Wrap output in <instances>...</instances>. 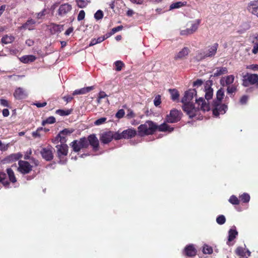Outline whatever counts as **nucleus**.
<instances>
[{
	"instance_id": "f257e3e1",
	"label": "nucleus",
	"mask_w": 258,
	"mask_h": 258,
	"mask_svg": "<svg viewBox=\"0 0 258 258\" xmlns=\"http://www.w3.org/2000/svg\"><path fill=\"white\" fill-rule=\"evenodd\" d=\"M156 130L160 132L170 133L174 130V128L165 122L157 125L152 121H147L144 124L138 127V134L140 136L152 135Z\"/></svg>"
},
{
	"instance_id": "f03ea898",
	"label": "nucleus",
	"mask_w": 258,
	"mask_h": 258,
	"mask_svg": "<svg viewBox=\"0 0 258 258\" xmlns=\"http://www.w3.org/2000/svg\"><path fill=\"white\" fill-rule=\"evenodd\" d=\"M196 95L197 91L195 89H189L185 92L184 97L181 100L183 103V110L189 118L195 116V111L197 109L196 107H192V104L194 98Z\"/></svg>"
},
{
	"instance_id": "7ed1b4c3",
	"label": "nucleus",
	"mask_w": 258,
	"mask_h": 258,
	"mask_svg": "<svg viewBox=\"0 0 258 258\" xmlns=\"http://www.w3.org/2000/svg\"><path fill=\"white\" fill-rule=\"evenodd\" d=\"M57 154L59 159V162L64 164L67 162L66 156L68 154V146L66 144L60 143L56 146Z\"/></svg>"
},
{
	"instance_id": "20e7f679",
	"label": "nucleus",
	"mask_w": 258,
	"mask_h": 258,
	"mask_svg": "<svg viewBox=\"0 0 258 258\" xmlns=\"http://www.w3.org/2000/svg\"><path fill=\"white\" fill-rule=\"evenodd\" d=\"M137 134L136 131L132 128H128L120 133L119 131L115 132L114 140L129 139L135 137Z\"/></svg>"
},
{
	"instance_id": "39448f33",
	"label": "nucleus",
	"mask_w": 258,
	"mask_h": 258,
	"mask_svg": "<svg viewBox=\"0 0 258 258\" xmlns=\"http://www.w3.org/2000/svg\"><path fill=\"white\" fill-rule=\"evenodd\" d=\"M250 85H255L258 87V75L255 74H246L243 77V85L248 87Z\"/></svg>"
},
{
	"instance_id": "423d86ee",
	"label": "nucleus",
	"mask_w": 258,
	"mask_h": 258,
	"mask_svg": "<svg viewBox=\"0 0 258 258\" xmlns=\"http://www.w3.org/2000/svg\"><path fill=\"white\" fill-rule=\"evenodd\" d=\"M195 101V103L192 104V107H196L197 109L195 111V116L199 110H202L204 111L210 110L209 104L206 103L203 98L200 97L199 99H196Z\"/></svg>"
},
{
	"instance_id": "0eeeda50",
	"label": "nucleus",
	"mask_w": 258,
	"mask_h": 258,
	"mask_svg": "<svg viewBox=\"0 0 258 258\" xmlns=\"http://www.w3.org/2000/svg\"><path fill=\"white\" fill-rule=\"evenodd\" d=\"M213 113L215 116L218 117L220 114H224L227 110L228 107L225 104L213 102Z\"/></svg>"
},
{
	"instance_id": "6e6552de",
	"label": "nucleus",
	"mask_w": 258,
	"mask_h": 258,
	"mask_svg": "<svg viewBox=\"0 0 258 258\" xmlns=\"http://www.w3.org/2000/svg\"><path fill=\"white\" fill-rule=\"evenodd\" d=\"M89 145L87 139L85 138H81L79 140H75L71 143L73 150L79 152L83 148H87Z\"/></svg>"
},
{
	"instance_id": "1a4fd4ad",
	"label": "nucleus",
	"mask_w": 258,
	"mask_h": 258,
	"mask_svg": "<svg viewBox=\"0 0 258 258\" xmlns=\"http://www.w3.org/2000/svg\"><path fill=\"white\" fill-rule=\"evenodd\" d=\"M72 10V6L68 3H63L59 6L57 11L58 16L63 17L67 16Z\"/></svg>"
},
{
	"instance_id": "9d476101",
	"label": "nucleus",
	"mask_w": 258,
	"mask_h": 258,
	"mask_svg": "<svg viewBox=\"0 0 258 258\" xmlns=\"http://www.w3.org/2000/svg\"><path fill=\"white\" fill-rule=\"evenodd\" d=\"M18 164V170L22 174L28 173L32 170V166L28 161L20 160Z\"/></svg>"
},
{
	"instance_id": "9b49d317",
	"label": "nucleus",
	"mask_w": 258,
	"mask_h": 258,
	"mask_svg": "<svg viewBox=\"0 0 258 258\" xmlns=\"http://www.w3.org/2000/svg\"><path fill=\"white\" fill-rule=\"evenodd\" d=\"M180 119V112L176 109L170 111V114L167 115L166 120L168 122L174 123Z\"/></svg>"
},
{
	"instance_id": "f8f14e48",
	"label": "nucleus",
	"mask_w": 258,
	"mask_h": 258,
	"mask_svg": "<svg viewBox=\"0 0 258 258\" xmlns=\"http://www.w3.org/2000/svg\"><path fill=\"white\" fill-rule=\"evenodd\" d=\"M218 44L217 43H214L212 46H209L207 48V50L203 52V56L199 58V59H202L205 57H211L215 55L216 54Z\"/></svg>"
},
{
	"instance_id": "ddd939ff",
	"label": "nucleus",
	"mask_w": 258,
	"mask_h": 258,
	"mask_svg": "<svg viewBox=\"0 0 258 258\" xmlns=\"http://www.w3.org/2000/svg\"><path fill=\"white\" fill-rule=\"evenodd\" d=\"M238 231L236 230V228L235 226H232L228 231V240L227 241V244L230 246L232 245L234 243L232 241L238 235Z\"/></svg>"
},
{
	"instance_id": "4468645a",
	"label": "nucleus",
	"mask_w": 258,
	"mask_h": 258,
	"mask_svg": "<svg viewBox=\"0 0 258 258\" xmlns=\"http://www.w3.org/2000/svg\"><path fill=\"white\" fill-rule=\"evenodd\" d=\"M115 132L111 131L106 132L102 134L100 137V141L103 144H108L112 139H114Z\"/></svg>"
},
{
	"instance_id": "2eb2a0df",
	"label": "nucleus",
	"mask_w": 258,
	"mask_h": 258,
	"mask_svg": "<svg viewBox=\"0 0 258 258\" xmlns=\"http://www.w3.org/2000/svg\"><path fill=\"white\" fill-rule=\"evenodd\" d=\"M14 96L18 100L23 99L27 96V93L23 88L18 87L15 89Z\"/></svg>"
},
{
	"instance_id": "dca6fc26",
	"label": "nucleus",
	"mask_w": 258,
	"mask_h": 258,
	"mask_svg": "<svg viewBox=\"0 0 258 258\" xmlns=\"http://www.w3.org/2000/svg\"><path fill=\"white\" fill-rule=\"evenodd\" d=\"M189 49L187 47H184L174 56V59L176 60L184 59L188 54Z\"/></svg>"
},
{
	"instance_id": "f3484780",
	"label": "nucleus",
	"mask_w": 258,
	"mask_h": 258,
	"mask_svg": "<svg viewBox=\"0 0 258 258\" xmlns=\"http://www.w3.org/2000/svg\"><path fill=\"white\" fill-rule=\"evenodd\" d=\"M87 141H89V144L93 147V150L94 151H97L99 146V141L96 136L94 134L89 136Z\"/></svg>"
},
{
	"instance_id": "a211bd4d",
	"label": "nucleus",
	"mask_w": 258,
	"mask_h": 258,
	"mask_svg": "<svg viewBox=\"0 0 258 258\" xmlns=\"http://www.w3.org/2000/svg\"><path fill=\"white\" fill-rule=\"evenodd\" d=\"M247 9L250 13L258 17V2H250L248 5Z\"/></svg>"
},
{
	"instance_id": "6ab92c4d",
	"label": "nucleus",
	"mask_w": 258,
	"mask_h": 258,
	"mask_svg": "<svg viewBox=\"0 0 258 258\" xmlns=\"http://www.w3.org/2000/svg\"><path fill=\"white\" fill-rule=\"evenodd\" d=\"M184 253L186 256L192 257L196 255L197 250L193 244H189L184 248Z\"/></svg>"
},
{
	"instance_id": "aec40b11",
	"label": "nucleus",
	"mask_w": 258,
	"mask_h": 258,
	"mask_svg": "<svg viewBox=\"0 0 258 258\" xmlns=\"http://www.w3.org/2000/svg\"><path fill=\"white\" fill-rule=\"evenodd\" d=\"M42 157L47 161H50L53 158L52 151L50 148H43L41 152Z\"/></svg>"
},
{
	"instance_id": "412c9836",
	"label": "nucleus",
	"mask_w": 258,
	"mask_h": 258,
	"mask_svg": "<svg viewBox=\"0 0 258 258\" xmlns=\"http://www.w3.org/2000/svg\"><path fill=\"white\" fill-rule=\"evenodd\" d=\"M94 89V86H89L82 88L80 89H77L73 92V95L75 96L78 95L85 94L89 92L90 91L93 90Z\"/></svg>"
},
{
	"instance_id": "4be33fe9",
	"label": "nucleus",
	"mask_w": 258,
	"mask_h": 258,
	"mask_svg": "<svg viewBox=\"0 0 258 258\" xmlns=\"http://www.w3.org/2000/svg\"><path fill=\"white\" fill-rule=\"evenodd\" d=\"M234 80V76L232 75L227 76L221 80V84L222 86H229L232 84Z\"/></svg>"
},
{
	"instance_id": "5701e85b",
	"label": "nucleus",
	"mask_w": 258,
	"mask_h": 258,
	"mask_svg": "<svg viewBox=\"0 0 258 258\" xmlns=\"http://www.w3.org/2000/svg\"><path fill=\"white\" fill-rule=\"evenodd\" d=\"M228 70L226 67H218L216 68L213 71V76L214 77H219L222 75L227 74Z\"/></svg>"
},
{
	"instance_id": "b1692460",
	"label": "nucleus",
	"mask_w": 258,
	"mask_h": 258,
	"mask_svg": "<svg viewBox=\"0 0 258 258\" xmlns=\"http://www.w3.org/2000/svg\"><path fill=\"white\" fill-rule=\"evenodd\" d=\"M36 22L32 20H28L26 23L24 24L21 27L20 29H28L29 30H33L35 27V24Z\"/></svg>"
},
{
	"instance_id": "393cba45",
	"label": "nucleus",
	"mask_w": 258,
	"mask_h": 258,
	"mask_svg": "<svg viewBox=\"0 0 258 258\" xmlns=\"http://www.w3.org/2000/svg\"><path fill=\"white\" fill-rule=\"evenodd\" d=\"M36 59V56L33 55H28L22 56L20 60L21 62L28 63L34 61Z\"/></svg>"
},
{
	"instance_id": "a878e982",
	"label": "nucleus",
	"mask_w": 258,
	"mask_h": 258,
	"mask_svg": "<svg viewBox=\"0 0 258 258\" xmlns=\"http://www.w3.org/2000/svg\"><path fill=\"white\" fill-rule=\"evenodd\" d=\"M63 29V25L51 24L50 25V29L52 33L60 32Z\"/></svg>"
},
{
	"instance_id": "bb28decb",
	"label": "nucleus",
	"mask_w": 258,
	"mask_h": 258,
	"mask_svg": "<svg viewBox=\"0 0 258 258\" xmlns=\"http://www.w3.org/2000/svg\"><path fill=\"white\" fill-rule=\"evenodd\" d=\"M200 23L201 20L200 19H197L191 23V26L189 29L192 34L198 30Z\"/></svg>"
},
{
	"instance_id": "cd10ccee",
	"label": "nucleus",
	"mask_w": 258,
	"mask_h": 258,
	"mask_svg": "<svg viewBox=\"0 0 258 258\" xmlns=\"http://www.w3.org/2000/svg\"><path fill=\"white\" fill-rule=\"evenodd\" d=\"M224 96V90L222 88H221L217 91L216 93V100L214 101V102L221 103Z\"/></svg>"
},
{
	"instance_id": "c85d7f7f",
	"label": "nucleus",
	"mask_w": 258,
	"mask_h": 258,
	"mask_svg": "<svg viewBox=\"0 0 258 258\" xmlns=\"http://www.w3.org/2000/svg\"><path fill=\"white\" fill-rule=\"evenodd\" d=\"M239 198L240 199V201H241L242 203L245 204L248 203L250 199V195L246 192H244L242 195H240Z\"/></svg>"
},
{
	"instance_id": "c756f323",
	"label": "nucleus",
	"mask_w": 258,
	"mask_h": 258,
	"mask_svg": "<svg viewBox=\"0 0 258 258\" xmlns=\"http://www.w3.org/2000/svg\"><path fill=\"white\" fill-rule=\"evenodd\" d=\"M186 2H177L172 4L170 6V9H178L186 5Z\"/></svg>"
},
{
	"instance_id": "7c9ffc66",
	"label": "nucleus",
	"mask_w": 258,
	"mask_h": 258,
	"mask_svg": "<svg viewBox=\"0 0 258 258\" xmlns=\"http://www.w3.org/2000/svg\"><path fill=\"white\" fill-rule=\"evenodd\" d=\"M169 91L171 95V99L173 101H176L178 99L179 94L178 91L176 89H169Z\"/></svg>"
},
{
	"instance_id": "2f4dec72",
	"label": "nucleus",
	"mask_w": 258,
	"mask_h": 258,
	"mask_svg": "<svg viewBox=\"0 0 258 258\" xmlns=\"http://www.w3.org/2000/svg\"><path fill=\"white\" fill-rule=\"evenodd\" d=\"M72 109L67 110L57 109L56 110L55 113L60 116H67L72 113Z\"/></svg>"
},
{
	"instance_id": "473e14b6",
	"label": "nucleus",
	"mask_w": 258,
	"mask_h": 258,
	"mask_svg": "<svg viewBox=\"0 0 258 258\" xmlns=\"http://www.w3.org/2000/svg\"><path fill=\"white\" fill-rule=\"evenodd\" d=\"M7 174L9 176V180L12 182L15 183L16 182L17 180L15 177L14 173L13 170L11 168H8L7 169Z\"/></svg>"
},
{
	"instance_id": "72a5a7b5",
	"label": "nucleus",
	"mask_w": 258,
	"mask_h": 258,
	"mask_svg": "<svg viewBox=\"0 0 258 258\" xmlns=\"http://www.w3.org/2000/svg\"><path fill=\"white\" fill-rule=\"evenodd\" d=\"M6 174L0 173V182H2L6 187H9V182L6 179Z\"/></svg>"
},
{
	"instance_id": "f704fd0d",
	"label": "nucleus",
	"mask_w": 258,
	"mask_h": 258,
	"mask_svg": "<svg viewBox=\"0 0 258 258\" xmlns=\"http://www.w3.org/2000/svg\"><path fill=\"white\" fill-rule=\"evenodd\" d=\"M235 253L240 257L245 256V248L241 246L238 247L235 250Z\"/></svg>"
},
{
	"instance_id": "c9c22d12",
	"label": "nucleus",
	"mask_w": 258,
	"mask_h": 258,
	"mask_svg": "<svg viewBox=\"0 0 258 258\" xmlns=\"http://www.w3.org/2000/svg\"><path fill=\"white\" fill-rule=\"evenodd\" d=\"M14 40V37L12 36L6 35L2 38V42L4 44H9L12 42Z\"/></svg>"
},
{
	"instance_id": "e433bc0d",
	"label": "nucleus",
	"mask_w": 258,
	"mask_h": 258,
	"mask_svg": "<svg viewBox=\"0 0 258 258\" xmlns=\"http://www.w3.org/2000/svg\"><path fill=\"white\" fill-rule=\"evenodd\" d=\"M228 202L233 205H238L240 203V200L236 196L234 195H232L230 197L228 200Z\"/></svg>"
},
{
	"instance_id": "4c0bfd02",
	"label": "nucleus",
	"mask_w": 258,
	"mask_h": 258,
	"mask_svg": "<svg viewBox=\"0 0 258 258\" xmlns=\"http://www.w3.org/2000/svg\"><path fill=\"white\" fill-rule=\"evenodd\" d=\"M213 95V89L209 87L207 89H206L205 90V98L207 100H209L212 98Z\"/></svg>"
},
{
	"instance_id": "58836bf2",
	"label": "nucleus",
	"mask_w": 258,
	"mask_h": 258,
	"mask_svg": "<svg viewBox=\"0 0 258 258\" xmlns=\"http://www.w3.org/2000/svg\"><path fill=\"white\" fill-rule=\"evenodd\" d=\"M55 122V118L54 117L51 116L48 117L45 120H43L42 122V124L43 125H45L46 124H52Z\"/></svg>"
},
{
	"instance_id": "ea45409f",
	"label": "nucleus",
	"mask_w": 258,
	"mask_h": 258,
	"mask_svg": "<svg viewBox=\"0 0 258 258\" xmlns=\"http://www.w3.org/2000/svg\"><path fill=\"white\" fill-rule=\"evenodd\" d=\"M203 252L205 254H211L213 252V248L208 245L204 244L203 247Z\"/></svg>"
},
{
	"instance_id": "a19ab883",
	"label": "nucleus",
	"mask_w": 258,
	"mask_h": 258,
	"mask_svg": "<svg viewBox=\"0 0 258 258\" xmlns=\"http://www.w3.org/2000/svg\"><path fill=\"white\" fill-rule=\"evenodd\" d=\"M76 2L78 6L81 8L86 7L89 3L87 0H77Z\"/></svg>"
},
{
	"instance_id": "79ce46f5",
	"label": "nucleus",
	"mask_w": 258,
	"mask_h": 258,
	"mask_svg": "<svg viewBox=\"0 0 258 258\" xmlns=\"http://www.w3.org/2000/svg\"><path fill=\"white\" fill-rule=\"evenodd\" d=\"M216 222L219 225H223L226 222V218L223 215H219L216 218Z\"/></svg>"
},
{
	"instance_id": "37998d69",
	"label": "nucleus",
	"mask_w": 258,
	"mask_h": 258,
	"mask_svg": "<svg viewBox=\"0 0 258 258\" xmlns=\"http://www.w3.org/2000/svg\"><path fill=\"white\" fill-rule=\"evenodd\" d=\"M249 41L252 43L258 41V33L250 34L249 37Z\"/></svg>"
},
{
	"instance_id": "c03bdc74",
	"label": "nucleus",
	"mask_w": 258,
	"mask_h": 258,
	"mask_svg": "<svg viewBox=\"0 0 258 258\" xmlns=\"http://www.w3.org/2000/svg\"><path fill=\"white\" fill-rule=\"evenodd\" d=\"M103 17V13L101 10H98L94 14V18L96 20L101 19Z\"/></svg>"
},
{
	"instance_id": "a18cd8bd",
	"label": "nucleus",
	"mask_w": 258,
	"mask_h": 258,
	"mask_svg": "<svg viewBox=\"0 0 258 258\" xmlns=\"http://www.w3.org/2000/svg\"><path fill=\"white\" fill-rule=\"evenodd\" d=\"M115 66V70L117 71H120L121 70L122 67L124 64L121 61H116L114 63Z\"/></svg>"
},
{
	"instance_id": "49530a36",
	"label": "nucleus",
	"mask_w": 258,
	"mask_h": 258,
	"mask_svg": "<svg viewBox=\"0 0 258 258\" xmlns=\"http://www.w3.org/2000/svg\"><path fill=\"white\" fill-rule=\"evenodd\" d=\"M161 103V96L160 95H158L155 96L154 100V104L155 106H159Z\"/></svg>"
},
{
	"instance_id": "de8ad7c7",
	"label": "nucleus",
	"mask_w": 258,
	"mask_h": 258,
	"mask_svg": "<svg viewBox=\"0 0 258 258\" xmlns=\"http://www.w3.org/2000/svg\"><path fill=\"white\" fill-rule=\"evenodd\" d=\"M106 119L107 118L106 117H101L99 118L94 122V124L95 125H101L105 122Z\"/></svg>"
},
{
	"instance_id": "09e8293b",
	"label": "nucleus",
	"mask_w": 258,
	"mask_h": 258,
	"mask_svg": "<svg viewBox=\"0 0 258 258\" xmlns=\"http://www.w3.org/2000/svg\"><path fill=\"white\" fill-rule=\"evenodd\" d=\"M180 34L181 35L187 36L189 35H191L192 33L191 32V31L189 28H186L185 29L181 30L180 32Z\"/></svg>"
},
{
	"instance_id": "8fccbe9b",
	"label": "nucleus",
	"mask_w": 258,
	"mask_h": 258,
	"mask_svg": "<svg viewBox=\"0 0 258 258\" xmlns=\"http://www.w3.org/2000/svg\"><path fill=\"white\" fill-rule=\"evenodd\" d=\"M85 17V12L84 10H81L78 15L77 19L78 21L83 20Z\"/></svg>"
},
{
	"instance_id": "3c124183",
	"label": "nucleus",
	"mask_w": 258,
	"mask_h": 258,
	"mask_svg": "<svg viewBox=\"0 0 258 258\" xmlns=\"http://www.w3.org/2000/svg\"><path fill=\"white\" fill-rule=\"evenodd\" d=\"M236 88L234 85H229L227 87V91L229 94H231L235 92Z\"/></svg>"
},
{
	"instance_id": "603ef678",
	"label": "nucleus",
	"mask_w": 258,
	"mask_h": 258,
	"mask_svg": "<svg viewBox=\"0 0 258 258\" xmlns=\"http://www.w3.org/2000/svg\"><path fill=\"white\" fill-rule=\"evenodd\" d=\"M124 113H125L123 109H119L117 112V113L115 114V116L118 118H121L123 117V116L124 115Z\"/></svg>"
},
{
	"instance_id": "864d4df0",
	"label": "nucleus",
	"mask_w": 258,
	"mask_h": 258,
	"mask_svg": "<svg viewBox=\"0 0 258 258\" xmlns=\"http://www.w3.org/2000/svg\"><path fill=\"white\" fill-rule=\"evenodd\" d=\"M66 135L60 136V133L57 136V139L59 140L60 143L64 144L66 142Z\"/></svg>"
},
{
	"instance_id": "5fc2aeb1",
	"label": "nucleus",
	"mask_w": 258,
	"mask_h": 258,
	"mask_svg": "<svg viewBox=\"0 0 258 258\" xmlns=\"http://www.w3.org/2000/svg\"><path fill=\"white\" fill-rule=\"evenodd\" d=\"M73 132V131H70L69 129L65 128L62 131L60 132V136L62 135H67L68 134H70Z\"/></svg>"
},
{
	"instance_id": "6e6d98bb",
	"label": "nucleus",
	"mask_w": 258,
	"mask_h": 258,
	"mask_svg": "<svg viewBox=\"0 0 258 258\" xmlns=\"http://www.w3.org/2000/svg\"><path fill=\"white\" fill-rule=\"evenodd\" d=\"M123 27L122 26H118L116 27H114L112 28L111 30V32L112 34H114L115 33L119 31L122 29Z\"/></svg>"
},
{
	"instance_id": "4d7b16f0",
	"label": "nucleus",
	"mask_w": 258,
	"mask_h": 258,
	"mask_svg": "<svg viewBox=\"0 0 258 258\" xmlns=\"http://www.w3.org/2000/svg\"><path fill=\"white\" fill-rule=\"evenodd\" d=\"M0 104L1 105L5 106V107H9V104L8 103V101L4 99H0Z\"/></svg>"
},
{
	"instance_id": "13d9d810",
	"label": "nucleus",
	"mask_w": 258,
	"mask_h": 258,
	"mask_svg": "<svg viewBox=\"0 0 258 258\" xmlns=\"http://www.w3.org/2000/svg\"><path fill=\"white\" fill-rule=\"evenodd\" d=\"M9 146V143L7 144H3V143H2V146H0V150L2 151H7L8 149Z\"/></svg>"
},
{
	"instance_id": "bf43d9fd",
	"label": "nucleus",
	"mask_w": 258,
	"mask_h": 258,
	"mask_svg": "<svg viewBox=\"0 0 258 258\" xmlns=\"http://www.w3.org/2000/svg\"><path fill=\"white\" fill-rule=\"evenodd\" d=\"M252 50V52L253 54H256L258 52V42H255Z\"/></svg>"
},
{
	"instance_id": "052dcab7",
	"label": "nucleus",
	"mask_w": 258,
	"mask_h": 258,
	"mask_svg": "<svg viewBox=\"0 0 258 258\" xmlns=\"http://www.w3.org/2000/svg\"><path fill=\"white\" fill-rule=\"evenodd\" d=\"M248 100V97L246 95L243 96L240 100V102L241 104H245Z\"/></svg>"
},
{
	"instance_id": "680f3d73",
	"label": "nucleus",
	"mask_w": 258,
	"mask_h": 258,
	"mask_svg": "<svg viewBox=\"0 0 258 258\" xmlns=\"http://www.w3.org/2000/svg\"><path fill=\"white\" fill-rule=\"evenodd\" d=\"M132 3L137 5H143L145 1V0H130Z\"/></svg>"
},
{
	"instance_id": "e2e57ef3",
	"label": "nucleus",
	"mask_w": 258,
	"mask_h": 258,
	"mask_svg": "<svg viewBox=\"0 0 258 258\" xmlns=\"http://www.w3.org/2000/svg\"><path fill=\"white\" fill-rule=\"evenodd\" d=\"M73 99V97L71 96V95H67V96H64L63 97V99L66 101L67 103L71 101Z\"/></svg>"
},
{
	"instance_id": "0e129e2a",
	"label": "nucleus",
	"mask_w": 258,
	"mask_h": 258,
	"mask_svg": "<svg viewBox=\"0 0 258 258\" xmlns=\"http://www.w3.org/2000/svg\"><path fill=\"white\" fill-rule=\"evenodd\" d=\"M126 116L128 118H131L135 116V114L132 110L128 109L127 111V113L126 114Z\"/></svg>"
},
{
	"instance_id": "69168bd1",
	"label": "nucleus",
	"mask_w": 258,
	"mask_h": 258,
	"mask_svg": "<svg viewBox=\"0 0 258 258\" xmlns=\"http://www.w3.org/2000/svg\"><path fill=\"white\" fill-rule=\"evenodd\" d=\"M35 106H36L38 108L44 107L46 105L47 103L46 102H43L42 103L36 102L34 104Z\"/></svg>"
},
{
	"instance_id": "338daca9",
	"label": "nucleus",
	"mask_w": 258,
	"mask_h": 258,
	"mask_svg": "<svg viewBox=\"0 0 258 258\" xmlns=\"http://www.w3.org/2000/svg\"><path fill=\"white\" fill-rule=\"evenodd\" d=\"M107 94L105 93L104 91H100L98 97H99V99H103L104 98L107 96Z\"/></svg>"
},
{
	"instance_id": "774afa93",
	"label": "nucleus",
	"mask_w": 258,
	"mask_h": 258,
	"mask_svg": "<svg viewBox=\"0 0 258 258\" xmlns=\"http://www.w3.org/2000/svg\"><path fill=\"white\" fill-rule=\"evenodd\" d=\"M203 84V81L201 80H197V81H195L194 82V86H201Z\"/></svg>"
}]
</instances>
